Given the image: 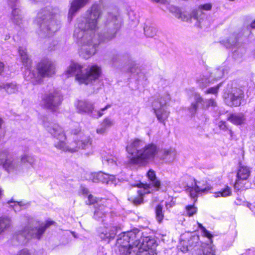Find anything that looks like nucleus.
I'll return each mask as SVG.
<instances>
[{"label":"nucleus","instance_id":"1","mask_svg":"<svg viewBox=\"0 0 255 255\" xmlns=\"http://www.w3.org/2000/svg\"><path fill=\"white\" fill-rule=\"evenodd\" d=\"M102 15L101 6L94 3L86 12L85 17L77 19L73 36L77 42L82 45L80 55L88 59L97 51L98 45L108 42L116 37L122 26V21L115 12H107L104 16V28L97 35L98 19Z\"/></svg>","mask_w":255,"mask_h":255},{"label":"nucleus","instance_id":"2","mask_svg":"<svg viewBox=\"0 0 255 255\" xmlns=\"http://www.w3.org/2000/svg\"><path fill=\"white\" fill-rule=\"evenodd\" d=\"M116 245L120 255H157L158 244L155 239L152 236L141 237L137 229L120 234Z\"/></svg>","mask_w":255,"mask_h":255},{"label":"nucleus","instance_id":"3","mask_svg":"<svg viewBox=\"0 0 255 255\" xmlns=\"http://www.w3.org/2000/svg\"><path fill=\"white\" fill-rule=\"evenodd\" d=\"M43 125L48 133L59 140V141L55 143V147L63 151L75 152L80 148H89L91 145L92 140L90 137L83 134L79 128L72 129L71 132L74 136V141L68 145L64 142V140L66 139V135L62 128L58 124L44 119Z\"/></svg>","mask_w":255,"mask_h":255},{"label":"nucleus","instance_id":"4","mask_svg":"<svg viewBox=\"0 0 255 255\" xmlns=\"http://www.w3.org/2000/svg\"><path fill=\"white\" fill-rule=\"evenodd\" d=\"M18 53L23 65L26 68L24 78L27 81L31 80L34 85L41 83L43 78L55 74V64L50 59L44 58L41 59L36 64V71H35L32 69V60L27 54L26 48L19 47Z\"/></svg>","mask_w":255,"mask_h":255},{"label":"nucleus","instance_id":"5","mask_svg":"<svg viewBox=\"0 0 255 255\" xmlns=\"http://www.w3.org/2000/svg\"><path fill=\"white\" fill-rule=\"evenodd\" d=\"M60 13L58 7L51 6H46L39 10L35 21L39 26L40 34L43 36H49L60 29Z\"/></svg>","mask_w":255,"mask_h":255},{"label":"nucleus","instance_id":"6","mask_svg":"<svg viewBox=\"0 0 255 255\" xmlns=\"http://www.w3.org/2000/svg\"><path fill=\"white\" fill-rule=\"evenodd\" d=\"M75 73V80L79 84L88 85L98 79L101 74V69L97 65H93L83 69L81 65L72 61L65 74L69 77Z\"/></svg>","mask_w":255,"mask_h":255},{"label":"nucleus","instance_id":"7","mask_svg":"<svg viewBox=\"0 0 255 255\" xmlns=\"http://www.w3.org/2000/svg\"><path fill=\"white\" fill-rule=\"evenodd\" d=\"M54 223L53 221H47L39 227L31 228L25 226L13 234L10 240V244L12 246H17L26 244L32 238L40 240L46 230Z\"/></svg>","mask_w":255,"mask_h":255},{"label":"nucleus","instance_id":"8","mask_svg":"<svg viewBox=\"0 0 255 255\" xmlns=\"http://www.w3.org/2000/svg\"><path fill=\"white\" fill-rule=\"evenodd\" d=\"M110 66L127 73L139 74L140 70L128 53L119 54L116 51L112 52L109 61Z\"/></svg>","mask_w":255,"mask_h":255},{"label":"nucleus","instance_id":"9","mask_svg":"<svg viewBox=\"0 0 255 255\" xmlns=\"http://www.w3.org/2000/svg\"><path fill=\"white\" fill-rule=\"evenodd\" d=\"M20 159L19 162L18 160L9 158L6 150L2 151L0 154V165L8 173L13 171H19L22 166L27 168L34 167L35 159L33 156L25 154L20 156Z\"/></svg>","mask_w":255,"mask_h":255},{"label":"nucleus","instance_id":"10","mask_svg":"<svg viewBox=\"0 0 255 255\" xmlns=\"http://www.w3.org/2000/svg\"><path fill=\"white\" fill-rule=\"evenodd\" d=\"M146 176L149 183H142V188L137 191V195L136 196L128 198V200L135 206L140 205L143 203L144 195L158 191L160 189L161 182L157 178L154 170L149 169L146 173Z\"/></svg>","mask_w":255,"mask_h":255},{"label":"nucleus","instance_id":"11","mask_svg":"<svg viewBox=\"0 0 255 255\" xmlns=\"http://www.w3.org/2000/svg\"><path fill=\"white\" fill-rule=\"evenodd\" d=\"M225 104L231 107H238L246 103L244 91L237 87L226 90L223 94Z\"/></svg>","mask_w":255,"mask_h":255},{"label":"nucleus","instance_id":"12","mask_svg":"<svg viewBox=\"0 0 255 255\" xmlns=\"http://www.w3.org/2000/svg\"><path fill=\"white\" fill-rule=\"evenodd\" d=\"M170 100V95L166 93L152 102V107L158 121L165 125V121L168 118L169 112L166 110V104Z\"/></svg>","mask_w":255,"mask_h":255},{"label":"nucleus","instance_id":"13","mask_svg":"<svg viewBox=\"0 0 255 255\" xmlns=\"http://www.w3.org/2000/svg\"><path fill=\"white\" fill-rule=\"evenodd\" d=\"M243 34L242 32H235L232 33L229 38L226 40H222L220 42L221 44L224 45L227 48H237V49L233 51V57L235 59L241 58L245 52L244 48L239 46L240 41L241 40Z\"/></svg>","mask_w":255,"mask_h":255},{"label":"nucleus","instance_id":"14","mask_svg":"<svg viewBox=\"0 0 255 255\" xmlns=\"http://www.w3.org/2000/svg\"><path fill=\"white\" fill-rule=\"evenodd\" d=\"M62 100L61 93L53 88L45 92L42 97L41 102L45 108L54 111L61 105Z\"/></svg>","mask_w":255,"mask_h":255},{"label":"nucleus","instance_id":"15","mask_svg":"<svg viewBox=\"0 0 255 255\" xmlns=\"http://www.w3.org/2000/svg\"><path fill=\"white\" fill-rule=\"evenodd\" d=\"M185 188L190 197L194 200V202L197 201L199 195L206 194L213 189V187L207 181H198L195 179H193L191 185Z\"/></svg>","mask_w":255,"mask_h":255},{"label":"nucleus","instance_id":"16","mask_svg":"<svg viewBox=\"0 0 255 255\" xmlns=\"http://www.w3.org/2000/svg\"><path fill=\"white\" fill-rule=\"evenodd\" d=\"M158 152L157 146L153 143H149L145 145L140 151L138 157L132 159V164H138L146 162L148 160L154 158Z\"/></svg>","mask_w":255,"mask_h":255},{"label":"nucleus","instance_id":"17","mask_svg":"<svg viewBox=\"0 0 255 255\" xmlns=\"http://www.w3.org/2000/svg\"><path fill=\"white\" fill-rule=\"evenodd\" d=\"M194 101L191 103V106L188 109L192 117L195 116L200 109H204L209 107H215L216 106V103L213 99L204 100L198 94L194 95Z\"/></svg>","mask_w":255,"mask_h":255},{"label":"nucleus","instance_id":"18","mask_svg":"<svg viewBox=\"0 0 255 255\" xmlns=\"http://www.w3.org/2000/svg\"><path fill=\"white\" fill-rule=\"evenodd\" d=\"M228 67L225 65L216 68L211 73L208 78L202 77L198 80L199 86L202 88L206 87L210 83L220 79L225 73L228 72Z\"/></svg>","mask_w":255,"mask_h":255},{"label":"nucleus","instance_id":"19","mask_svg":"<svg viewBox=\"0 0 255 255\" xmlns=\"http://www.w3.org/2000/svg\"><path fill=\"white\" fill-rule=\"evenodd\" d=\"M76 108L79 113L87 114L94 118H99L103 115L101 111L94 110L93 104L88 101H78Z\"/></svg>","mask_w":255,"mask_h":255},{"label":"nucleus","instance_id":"20","mask_svg":"<svg viewBox=\"0 0 255 255\" xmlns=\"http://www.w3.org/2000/svg\"><path fill=\"white\" fill-rule=\"evenodd\" d=\"M251 173V169L249 167L244 165L239 166L234 184V189L237 192H239L244 187L243 182L248 179Z\"/></svg>","mask_w":255,"mask_h":255},{"label":"nucleus","instance_id":"21","mask_svg":"<svg viewBox=\"0 0 255 255\" xmlns=\"http://www.w3.org/2000/svg\"><path fill=\"white\" fill-rule=\"evenodd\" d=\"M7 3L12 9L10 20L14 24L20 26L22 23L23 16L18 5V0H7Z\"/></svg>","mask_w":255,"mask_h":255},{"label":"nucleus","instance_id":"22","mask_svg":"<svg viewBox=\"0 0 255 255\" xmlns=\"http://www.w3.org/2000/svg\"><path fill=\"white\" fill-rule=\"evenodd\" d=\"M111 216L108 208L102 205L95 206L93 218L96 220L101 222L103 225H107L111 221Z\"/></svg>","mask_w":255,"mask_h":255},{"label":"nucleus","instance_id":"23","mask_svg":"<svg viewBox=\"0 0 255 255\" xmlns=\"http://www.w3.org/2000/svg\"><path fill=\"white\" fill-rule=\"evenodd\" d=\"M144 142L141 140L135 139L129 144L127 146L126 150L129 155L128 157L130 162L132 163V159L138 157L139 151L142 149Z\"/></svg>","mask_w":255,"mask_h":255},{"label":"nucleus","instance_id":"24","mask_svg":"<svg viewBox=\"0 0 255 255\" xmlns=\"http://www.w3.org/2000/svg\"><path fill=\"white\" fill-rule=\"evenodd\" d=\"M170 11L175 13V16L178 18H181L183 21L192 22V19L197 18V15L200 11H192L190 13L183 12L181 11L179 8L170 6L169 8Z\"/></svg>","mask_w":255,"mask_h":255},{"label":"nucleus","instance_id":"25","mask_svg":"<svg viewBox=\"0 0 255 255\" xmlns=\"http://www.w3.org/2000/svg\"><path fill=\"white\" fill-rule=\"evenodd\" d=\"M90 0H72L70 2V6L69 9L68 19L69 22L72 21L76 13L85 5Z\"/></svg>","mask_w":255,"mask_h":255},{"label":"nucleus","instance_id":"26","mask_svg":"<svg viewBox=\"0 0 255 255\" xmlns=\"http://www.w3.org/2000/svg\"><path fill=\"white\" fill-rule=\"evenodd\" d=\"M90 178L93 182H102L107 184H114L116 180V178L114 175L101 171L91 174Z\"/></svg>","mask_w":255,"mask_h":255},{"label":"nucleus","instance_id":"27","mask_svg":"<svg viewBox=\"0 0 255 255\" xmlns=\"http://www.w3.org/2000/svg\"><path fill=\"white\" fill-rule=\"evenodd\" d=\"M98 235L101 240L110 243L113 240L117 234V228L112 227L110 229L107 227H100L97 230Z\"/></svg>","mask_w":255,"mask_h":255},{"label":"nucleus","instance_id":"28","mask_svg":"<svg viewBox=\"0 0 255 255\" xmlns=\"http://www.w3.org/2000/svg\"><path fill=\"white\" fill-rule=\"evenodd\" d=\"M0 89H3L8 94L16 93L18 90L17 84L13 82H7L0 84Z\"/></svg>","mask_w":255,"mask_h":255},{"label":"nucleus","instance_id":"29","mask_svg":"<svg viewBox=\"0 0 255 255\" xmlns=\"http://www.w3.org/2000/svg\"><path fill=\"white\" fill-rule=\"evenodd\" d=\"M228 121L236 125H241L244 123L246 118L242 114H231L228 119Z\"/></svg>","mask_w":255,"mask_h":255},{"label":"nucleus","instance_id":"30","mask_svg":"<svg viewBox=\"0 0 255 255\" xmlns=\"http://www.w3.org/2000/svg\"><path fill=\"white\" fill-rule=\"evenodd\" d=\"M175 155V150L173 149H164L161 158L163 160H166L167 162H171L174 160Z\"/></svg>","mask_w":255,"mask_h":255},{"label":"nucleus","instance_id":"31","mask_svg":"<svg viewBox=\"0 0 255 255\" xmlns=\"http://www.w3.org/2000/svg\"><path fill=\"white\" fill-rule=\"evenodd\" d=\"M202 247L204 248L202 251H199V253L197 255H215V252L211 245L208 244H202Z\"/></svg>","mask_w":255,"mask_h":255},{"label":"nucleus","instance_id":"32","mask_svg":"<svg viewBox=\"0 0 255 255\" xmlns=\"http://www.w3.org/2000/svg\"><path fill=\"white\" fill-rule=\"evenodd\" d=\"M10 226V220L8 218H0V234L7 230Z\"/></svg>","mask_w":255,"mask_h":255},{"label":"nucleus","instance_id":"33","mask_svg":"<svg viewBox=\"0 0 255 255\" xmlns=\"http://www.w3.org/2000/svg\"><path fill=\"white\" fill-rule=\"evenodd\" d=\"M212 8V5L210 3H206L204 4L200 5L198 9H195L193 10L192 11H200L199 12L198 15H197V18L196 19H193L194 20H195L196 21H198L199 22H200V20L202 19V18L200 17V16L202 15V10H210Z\"/></svg>","mask_w":255,"mask_h":255},{"label":"nucleus","instance_id":"34","mask_svg":"<svg viewBox=\"0 0 255 255\" xmlns=\"http://www.w3.org/2000/svg\"><path fill=\"white\" fill-rule=\"evenodd\" d=\"M155 216L158 222L161 223L164 217L163 206L161 204H158L155 208Z\"/></svg>","mask_w":255,"mask_h":255},{"label":"nucleus","instance_id":"35","mask_svg":"<svg viewBox=\"0 0 255 255\" xmlns=\"http://www.w3.org/2000/svg\"><path fill=\"white\" fill-rule=\"evenodd\" d=\"M145 35L147 37H153L156 33V28L153 26L146 25L144 27Z\"/></svg>","mask_w":255,"mask_h":255},{"label":"nucleus","instance_id":"36","mask_svg":"<svg viewBox=\"0 0 255 255\" xmlns=\"http://www.w3.org/2000/svg\"><path fill=\"white\" fill-rule=\"evenodd\" d=\"M199 237L197 235H192L187 241L189 247L192 249V248L196 247L199 245Z\"/></svg>","mask_w":255,"mask_h":255},{"label":"nucleus","instance_id":"37","mask_svg":"<svg viewBox=\"0 0 255 255\" xmlns=\"http://www.w3.org/2000/svg\"><path fill=\"white\" fill-rule=\"evenodd\" d=\"M7 203L9 204L11 207H12L15 212L20 211L21 207L24 206V204L22 203V201L16 202L13 201V199H11L10 200L8 201Z\"/></svg>","mask_w":255,"mask_h":255},{"label":"nucleus","instance_id":"38","mask_svg":"<svg viewBox=\"0 0 255 255\" xmlns=\"http://www.w3.org/2000/svg\"><path fill=\"white\" fill-rule=\"evenodd\" d=\"M215 195L216 197H226L231 195V190L228 186H227L224 189H222L221 191L216 193Z\"/></svg>","mask_w":255,"mask_h":255},{"label":"nucleus","instance_id":"39","mask_svg":"<svg viewBox=\"0 0 255 255\" xmlns=\"http://www.w3.org/2000/svg\"><path fill=\"white\" fill-rule=\"evenodd\" d=\"M180 249L183 253H187L190 251L191 249L188 245L187 241L185 240L180 242V245L178 246Z\"/></svg>","mask_w":255,"mask_h":255},{"label":"nucleus","instance_id":"40","mask_svg":"<svg viewBox=\"0 0 255 255\" xmlns=\"http://www.w3.org/2000/svg\"><path fill=\"white\" fill-rule=\"evenodd\" d=\"M187 214L189 217L193 216L196 213L197 209L194 205H188L186 207Z\"/></svg>","mask_w":255,"mask_h":255},{"label":"nucleus","instance_id":"41","mask_svg":"<svg viewBox=\"0 0 255 255\" xmlns=\"http://www.w3.org/2000/svg\"><path fill=\"white\" fill-rule=\"evenodd\" d=\"M222 83H220L215 87H211L206 90L205 92L206 94H216L218 92L220 87L222 86Z\"/></svg>","mask_w":255,"mask_h":255},{"label":"nucleus","instance_id":"42","mask_svg":"<svg viewBox=\"0 0 255 255\" xmlns=\"http://www.w3.org/2000/svg\"><path fill=\"white\" fill-rule=\"evenodd\" d=\"M114 125L113 121L110 118H107L104 119L101 124V126L104 127L107 129L111 127Z\"/></svg>","mask_w":255,"mask_h":255},{"label":"nucleus","instance_id":"43","mask_svg":"<svg viewBox=\"0 0 255 255\" xmlns=\"http://www.w3.org/2000/svg\"><path fill=\"white\" fill-rule=\"evenodd\" d=\"M102 162L103 164L108 165H112L116 164V161L111 156L102 157Z\"/></svg>","mask_w":255,"mask_h":255},{"label":"nucleus","instance_id":"44","mask_svg":"<svg viewBox=\"0 0 255 255\" xmlns=\"http://www.w3.org/2000/svg\"><path fill=\"white\" fill-rule=\"evenodd\" d=\"M202 228L203 231H202V233L203 236L205 237H207L211 242L212 238H213L212 235L205 227Z\"/></svg>","mask_w":255,"mask_h":255},{"label":"nucleus","instance_id":"45","mask_svg":"<svg viewBox=\"0 0 255 255\" xmlns=\"http://www.w3.org/2000/svg\"><path fill=\"white\" fill-rule=\"evenodd\" d=\"M218 127L221 130L223 131H227L229 129L226 125V123L224 121H220L219 123Z\"/></svg>","mask_w":255,"mask_h":255},{"label":"nucleus","instance_id":"46","mask_svg":"<svg viewBox=\"0 0 255 255\" xmlns=\"http://www.w3.org/2000/svg\"><path fill=\"white\" fill-rule=\"evenodd\" d=\"M96 202V200L92 195H88V201H86L87 204H94Z\"/></svg>","mask_w":255,"mask_h":255},{"label":"nucleus","instance_id":"47","mask_svg":"<svg viewBox=\"0 0 255 255\" xmlns=\"http://www.w3.org/2000/svg\"><path fill=\"white\" fill-rule=\"evenodd\" d=\"M17 255H31V254L27 249H24L20 251Z\"/></svg>","mask_w":255,"mask_h":255},{"label":"nucleus","instance_id":"48","mask_svg":"<svg viewBox=\"0 0 255 255\" xmlns=\"http://www.w3.org/2000/svg\"><path fill=\"white\" fill-rule=\"evenodd\" d=\"M107 129L103 126H101L100 128H97V132L99 134H104L106 132Z\"/></svg>","mask_w":255,"mask_h":255},{"label":"nucleus","instance_id":"49","mask_svg":"<svg viewBox=\"0 0 255 255\" xmlns=\"http://www.w3.org/2000/svg\"><path fill=\"white\" fill-rule=\"evenodd\" d=\"M244 203V201L241 198L238 197L235 201V203L237 205H241Z\"/></svg>","mask_w":255,"mask_h":255},{"label":"nucleus","instance_id":"50","mask_svg":"<svg viewBox=\"0 0 255 255\" xmlns=\"http://www.w3.org/2000/svg\"><path fill=\"white\" fill-rule=\"evenodd\" d=\"M250 27L253 29H255V19L248 27V28H250Z\"/></svg>","mask_w":255,"mask_h":255},{"label":"nucleus","instance_id":"51","mask_svg":"<svg viewBox=\"0 0 255 255\" xmlns=\"http://www.w3.org/2000/svg\"><path fill=\"white\" fill-rule=\"evenodd\" d=\"M4 69V64L0 61V75L2 73Z\"/></svg>","mask_w":255,"mask_h":255},{"label":"nucleus","instance_id":"52","mask_svg":"<svg viewBox=\"0 0 255 255\" xmlns=\"http://www.w3.org/2000/svg\"><path fill=\"white\" fill-rule=\"evenodd\" d=\"M32 3H37L38 2H41L44 1V0H29Z\"/></svg>","mask_w":255,"mask_h":255},{"label":"nucleus","instance_id":"53","mask_svg":"<svg viewBox=\"0 0 255 255\" xmlns=\"http://www.w3.org/2000/svg\"><path fill=\"white\" fill-rule=\"evenodd\" d=\"M82 193L84 195H88L89 193L88 190L86 188H83L82 189Z\"/></svg>","mask_w":255,"mask_h":255},{"label":"nucleus","instance_id":"54","mask_svg":"<svg viewBox=\"0 0 255 255\" xmlns=\"http://www.w3.org/2000/svg\"><path fill=\"white\" fill-rule=\"evenodd\" d=\"M111 107V105H107L105 107L103 108H102L101 109V111L102 112H104L106 110H107L108 109H109V108H110Z\"/></svg>","mask_w":255,"mask_h":255},{"label":"nucleus","instance_id":"55","mask_svg":"<svg viewBox=\"0 0 255 255\" xmlns=\"http://www.w3.org/2000/svg\"><path fill=\"white\" fill-rule=\"evenodd\" d=\"M154 1L157 2H161L162 3H165L167 2V0H153Z\"/></svg>","mask_w":255,"mask_h":255},{"label":"nucleus","instance_id":"56","mask_svg":"<svg viewBox=\"0 0 255 255\" xmlns=\"http://www.w3.org/2000/svg\"><path fill=\"white\" fill-rule=\"evenodd\" d=\"M227 131H228V133L231 135V137H232L233 134V131L231 129H229V128L228 129Z\"/></svg>","mask_w":255,"mask_h":255},{"label":"nucleus","instance_id":"57","mask_svg":"<svg viewBox=\"0 0 255 255\" xmlns=\"http://www.w3.org/2000/svg\"><path fill=\"white\" fill-rule=\"evenodd\" d=\"M198 227L200 229L201 231H203V228L202 227H204L203 226V225L201 224L198 223Z\"/></svg>","mask_w":255,"mask_h":255},{"label":"nucleus","instance_id":"58","mask_svg":"<svg viewBox=\"0 0 255 255\" xmlns=\"http://www.w3.org/2000/svg\"><path fill=\"white\" fill-rule=\"evenodd\" d=\"M2 123V120L1 118H0V131L1 130V125Z\"/></svg>","mask_w":255,"mask_h":255},{"label":"nucleus","instance_id":"59","mask_svg":"<svg viewBox=\"0 0 255 255\" xmlns=\"http://www.w3.org/2000/svg\"><path fill=\"white\" fill-rule=\"evenodd\" d=\"M2 190L1 189V188H0V199L1 198V196H2Z\"/></svg>","mask_w":255,"mask_h":255}]
</instances>
